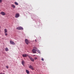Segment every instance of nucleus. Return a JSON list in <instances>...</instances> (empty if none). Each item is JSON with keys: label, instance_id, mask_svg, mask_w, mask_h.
<instances>
[{"label": "nucleus", "instance_id": "nucleus-1", "mask_svg": "<svg viewBox=\"0 0 74 74\" xmlns=\"http://www.w3.org/2000/svg\"><path fill=\"white\" fill-rule=\"evenodd\" d=\"M28 57L29 58L30 60H31V61L32 62H34V59L32 57H31L30 56H28Z\"/></svg>", "mask_w": 74, "mask_h": 74}, {"label": "nucleus", "instance_id": "nucleus-2", "mask_svg": "<svg viewBox=\"0 0 74 74\" xmlns=\"http://www.w3.org/2000/svg\"><path fill=\"white\" fill-rule=\"evenodd\" d=\"M16 29L18 30H23V29L22 27H17Z\"/></svg>", "mask_w": 74, "mask_h": 74}, {"label": "nucleus", "instance_id": "nucleus-3", "mask_svg": "<svg viewBox=\"0 0 74 74\" xmlns=\"http://www.w3.org/2000/svg\"><path fill=\"white\" fill-rule=\"evenodd\" d=\"M20 16V14H19L17 13L15 15V17L16 18H18V17Z\"/></svg>", "mask_w": 74, "mask_h": 74}, {"label": "nucleus", "instance_id": "nucleus-4", "mask_svg": "<svg viewBox=\"0 0 74 74\" xmlns=\"http://www.w3.org/2000/svg\"><path fill=\"white\" fill-rule=\"evenodd\" d=\"M10 43L12 45H15V43H14V42L12 41V40L10 41Z\"/></svg>", "mask_w": 74, "mask_h": 74}, {"label": "nucleus", "instance_id": "nucleus-5", "mask_svg": "<svg viewBox=\"0 0 74 74\" xmlns=\"http://www.w3.org/2000/svg\"><path fill=\"white\" fill-rule=\"evenodd\" d=\"M29 68L32 69V70H34V68L32 66H31V65H30L29 66Z\"/></svg>", "mask_w": 74, "mask_h": 74}, {"label": "nucleus", "instance_id": "nucleus-6", "mask_svg": "<svg viewBox=\"0 0 74 74\" xmlns=\"http://www.w3.org/2000/svg\"><path fill=\"white\" fill-rule=\"evenodd\" d=\"M25 41L27 44H28L29 43V41L28 39H25Z\"/></svg>", "mask_w": 74, "mask_h": 74}, {"label": "nucleus", "instance_id": "nucleus-7", "mask_svg": "<svg viewBox=\"0 0 74 74\" xmlns=\"http://www.w3.org/2000/svg\"><path fill=\"white\" fill-rule=\"evenodd\" d=\"M0 14L1 15H3V16H4L5 15V12H1L0 13Z\"/></svg>", "mask_w": 74, "mask_h": 74}, {"label": "nucleus", "instance_id": "nucleus-8", "mask_svg": "<svg viewBox=\"0 0 74 74\" xmlns=\"http://www.w3.org/2000/svg\"><path fill=\"white\" fill-rule=\"evenodd\" d=\"M32 51L34 53H36V51L35 49H33L32 50Z\"/></svg>", "mask_w": 74, "mask_h": 74}, {"label": "nucleus", "instance_id": "nucleus-9", "mask_svg": "<svg viewBox=\"0 0 74 74\" xmlns=\"http://www.w3.org/2000/svg\"><path fill=\"white\" fill-rule=\"evenodd\" d=\"M27 56H28L27 54H23V57H26Z\"/></svg>", "mask_w": 74, "mask_h": 74}, {"label": "nucleus", "instance_id": "nucleus-10", "mask_svg": "<svg viewBox=\"0 0 74 74\" xmlns=\"http://www.w3.org/2000/svg\"><path fill=\"white\" fill-rule=\"evenodd\" d=\"M4 33H5V34L7 33V29H4Z\"/></svg>", "mask_w": 74, "mask_h": 74}, {"label": "nucleus", "instance_id": "nucleus-11", "mask_svg": "<svg viewBox=\"0 0 74 74\" xmlns=\"http://www.w3.org/2000/svg\"><path fill=\"white\" fill-rule=\"evenodd\" d=\"M26 73L27 74H29V71L28 70L26 69Z\"/></svg>", "mask_w": 74, "mask_h": 74}, {"label": "nucleus", "instance_id": "nucleus-12", "mask_svg": "<svg viewBox=\"0 0 74 74\" xmlns=\"http://www.w3.org/2000/svg\"><path fill=\"white\" fill-rule=\"evenodd\" d=\"M25 63V62L24 61V60H23L22 61V64H23V65H24Z\"/></svg>", "mask_w": 74, "mask_h": 74}, {"label": "nucleus", "instance_id": "nucleus-13", "mask_svg": "<svg viewBox=\"0 0 74 74\" xmlns=\"http://www.w3.org/2000/svg\"><path fill=\"white\" fill-rule=\"evenodd\" d=\"M11 6H12V7H13V8H15V6L14 5V4H12Z\"/></svg>", "mask_w": 74, "mask_h": 74}, {"label": "nucleus", "instance_id": "nucleus-14", "mask_svg": "<svg viewBox=\"0 0 74 74\" xmlns=\"http://www.w3.org/2000/svg\"><path fill=\"white\" fill-rule=\"evenodd\" d=\"M5 51H8L9 49L8 48H5Z\"/></svg>", "mask_w": 74, "mask_h": 74}, {"label": "nucleus", "instance_id": "nucleus-15", "mask_svg": "<svg viewBox=\"0 0 74 74\" xmlns=\"http://www.w3.org/2000/svg\"><path fill=\"white\" fill-rule=\"evenodd\" d=\"M14 3L15 4H16V5H18V3L17 2H15Z\"/></svg>", "mask_w": 74, "mask_h": 74}, {"label": "nucleus", "instance_id": "nucleus-16", "mask_svg": "<svg viewBox=\"0 0 74 74\" xmlns=\"http://www.w3.org/2000/svg\"><path fill=\"white\" fill-rule=\"evenodd\" d=\"M37 52H38V53H40V51H39V50H38V51H37Z\"/></svg>", "mask_w": 74, "mask_h": 74}, {"label": "nucleus", "instance_id": "nucleus-17", "mask_svg": "<svg viewBox=\"0 0 74 74\" xmlns=\"http://www.w3.org/2000/svg\"><path fill=\"white\" fill-rule=\"evenodd\" d=\"M5 34V35L6 36H7L8 34L7 33H6Z\"/></svg>", "mask_w": 74, "mask_h": 74}, {"label": "nucleus", "instance_id": "nucleus-18", "mask_svg": "<svg viewBox=\"0 0 74 74\" xmlns=\"http://www.w3.org/2000/svg\"><path fill=\"white\" fill-rule=\"evenodd\" d=\"M42 61H44V59L43 58H42Z\"/></svg>", "mask_w": 74, "mask_h": 74}, {"label": "nucleus", "instance_id": "nucleus-19", "mask_svg": "<svg viewBox=\"0 0 74 74\" xmlns=\"http://www.w3.org/2000/svg\"><path fill=\"white\" fill-rule=\"evenodd\" d=\"M34 59L35 60H36V59H37V57H35Z\"/></svg>", "mask_w": 74, "mask_h": 74}, {"label": "nucleus", "instance_id": "nucleus-20", "mask_svg": "<svg viewBox=\"0 0 74 74\" xmlns=\"http://www.w3.org/2000/svg\"><path fill=\"white\" fill-rule=\"evenodd\" d=\"M6 68H7L8 69V66H6Z\"/></svg>", "mask_w": 74, "mask_h": 74}, {"label": "nucleus", "instance_id": "nucleus-21", "mask_svg": "<svg viewBox=\"0 0 74 74\" xmlns=\"http://www.w3.org/2000/svg\"><path fill=\"white\" fill-rule=\"evenodd\" d=\"M2 2V0H0V3H1Z\"/></svg>", "mask_w": 74, "mask_h": 74}, {"label": "nucleus", "instance_id": "nucleus-22", "mask_svg": "<svg viewBox=\"0 0 74 74\" xmlns=\"http://www.w3.org/2000/svg\"><path fill=\"white\" fill-rule=\"evenodd\" d=\"M35 42H37V40H36V39H35Z\"/></svg>", "mask_w": 74, "mask_h": 74}, {"label": "nucleus", "instance_id": "nucleus-23", "mask_svg": "<svg viewBox=\"0 0 74 74\" xmlns=\"http://www.w3.org/2000/svg\"><path fill=\"white\" fill-rule=\"evenodd\" d=\"M2 74H5L4 73H2Z\"/></svg>", "mask_w": 74, "mask_h": 74}, {"label": "nucleus", "instance_id": "nucleus-24", "mask_svg": "<svg viewBox=\"0 0 74 74\" xmlns=\"http://www.w3.org/2000/svg\"><path fill=\"white\" fill-rule=\"evenodd\" d=\"M0 74H2V73H0Z\"/></svg>", "mask_w": 74, "mask_h": 74}]
</instances>
